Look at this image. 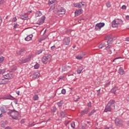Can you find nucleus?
I'll return each mask as SVG.
<instances>
[{
  "mask_svg": "<svg viewBox=\"0 0 129 129\" xmlns=\"http://www.w3.org/2000/svg\"><path fill=\"white\" fill-rule=\"evenodd\" d=\"M114 103H115V101L113 100L109 101V102L105 107V108L104 111V112L111 111L112 109H114L115 108V105H114Z\"/></svg>",
  "mask_w": 129,
  "mask_h": 129,
  "instance_id": "f257e3e1",
  "label": "nucleus"
},
{
  "mask_svg": "<svg viewBox=\"0 0 129 129\" xmlns=\"http://www.w3.org/2000/svg\"><path fill=\"white\" fill-rule=\"evenodd\" d=\"M51 59H52L51 55L46 54L42 58V62L43 64H47V63H49L51 61Z\"/></svg>",
  "mask_w": 129,
  "mask_h": 129,
  "instance_id": "f03ea898",
  "label": "nucleus"
},
{
  "mask_svg": "<svg viewBox=\"0 0 129 129\" xmlns=\"http://www.w3.org/2000/svg\"><path fill=\"white\" fill-rule=\"evenodd\" d=\"M8 113L9 115L10 114V116H12L13 119H18L19 112L15 110H12L11 112H9Z\"/></svg>",
  "mask_w": 129,
  "mask_h": 129,
  "instance_id": "7ed1b4c3",
  "label": "nucleus"
},
{
  "mask_svg": "<svg viewBox=\"0 0 129 129\" xmlns=\"http://www.w3.org/2000/svg\"><path fill=\"white\" fill-rule=\"evenodd\" d=\"M111 24L112 28H116L118 25L122 24V20L121 19H115L112 22Z\"/></svg>",
  "mask_w": 129,
  "mask_h": 129,
  "instance_id": "20e7f679",
  "label": "nucleus"
},
{
  "mask_svg": "<svg viewBox=\"0 0 129 129\" xmlns=\"http://www.w3.org/2000/svg\"><path fill=\"white\" fill-rule=\"evenodd\" d=\"M56 11L59 15H64L65 14V9L59 6L57 7Z\"/></svg>",
  "mask_w": 129,
  "mask_h": 129,
  "instance_id": "39448f33",
  "label": "nucleus"
},
{
  "mask_svg": "<svg viewBox=\"0 0 129 129\" xmlns=\"http://www.w3.org/2000/svg\"><path fill=\"white\" fill-rule=\"evenodd\" d=\"M70 44V37H64L63 40V45L64 46H68Z\"/></svg>",
  "mask_w": 129,
  "mask_h": 129,
  "instance_id": "423d86ee",
  "label": "nucleus"
},
{
  "mask_svg": "<svg viewBox=\"0 0 129 129\" xmlns=\"http://www.w3.org/2000/svg\"><path fill=\"white\" fill-rule=\"evenodd\" d=\"M104 25V23H100L97 24L95 26V30H96V31H100L101 28H102V27H103Z\"/></svg>",
  "mask_w": 129,
  "mask_h": 129,
  "instance_id": "0eeeda50",
  "label": "nucleus"
},
{
  "mask_svg": "<svg viewBox=\"0 0 129 129\" xmlns=\"http://www.w3.org/2000/svg\"><path fill=\"white\" fill-rule=\"evenodd\" d=\"M115 123L118 125V126H121V125H122V121L119 118H116L115 120Z\"/></svg>",
  "mask_w": 129,
  "mask_h": 129,
  "instance_id": "6e6552de",
  "label": "nucleus"
},
{
  "mask_svg": "<svg viewBox=\"0 0 129 129\" xmlns=\"http://www.w3.org/2000/svg\"><path fill=\"white\" fill-rule=\"evenodd\" d=\"M82 7H84V6H85V3L80 2L79 3H77L75 4L76 8H79L80 9H81V8H82Z\"/></svg>",
  "mask_w": 129,
  "mask_h": 129,
  "instance_id": "1a4fd4ad",
  "label": "nucleus"
},
{
  "mask_svg": "<svg viewBox=\"0 0 129 129\" xmlns=\"http://www.w3.org/2000/svg\"><path fill=\"white\" fill-rule=\"evenodd\" d=\"M14 77L13 74H8L4 76L5 79H11Z\"/></svg>",
  "mask_w": 129,
  "mask_h": 129,
  "instance_id": "9d476101",
  "label": "nucleus"
},
{
  "mask_svg": "<svg viewBox=\"0 0 129 129\" xmlns=\"http://www.w3.org/2000/svg\"><path fill=\"white\" fill-rule=\"evenodd\" d=\"M34 58L33 54L29 55L27 58H25V62H29V61H31V59H33Z\"/></svg>",
  "mask_w": 129,
  "mask_h": 129,
  "instance_id": "9b49d317",
  "label": "nucleus"
},
{
  "mask_svg": "<svg viewBox=\"0 0 129 129\" xmlns=\"http://www.w3.org/2000/svg\"><path fill=\"white\" fill-rule=\"evenodd\" d=\"M7 110H8V108L6 106H4L0 109V111H1L2 113H6L7 112Z\"/></svg>",
  "mask_w": 129,
  "mask_h": 129,
  "instance_id": "f8f14e48",
  "label": "nucleus"
},
{
  "mask_svg": "<svg viewBox=\"0 0 129 129\" xmlns=\"http://www.w3.org/2000/svg\"><path fill=\"white\" fill-rule=\"evenodd\" d=\"M105 50H107L108 54H111L112 51H111V46L110 45H108L107 46H106Z\"/></svg>",
  "mask_w": 129,
  "mask_h": 129,
  "instance_id": "ddd939ff",
  "label": "nucleus"
},
{
  "mask_svg": "<svg viewBox=\"0 0 129 129\" xmlns=\"http://www.w3.org/2000/svg\"><path fill=\"white\" fill-rule=\"evenodd\" d=\"M70 68H71V67H70L69 66H66L62 67V72H65V71H68V70H69L70 69Z\"/></svg>",
  "mask_w": 129,
  "mask_h": 129,
  "instance_id": "4468645a",
  "label": "nucleus"
},
{
  "mask_svg": "<svg viewBox=\"0 0 129 129\" xmlns=\"http://www.w3.org/2000/svg\"><path fill=\"white\" fill-rule=\"evenodd\" d=\"M24 52H25V48H21L20 50L17 51V54H18V55H22Z\"/></svg>",
  "mask_w": 129,
  "mask_h": 129,
  "instance_id": "2eb2a0df",
  "label": "nucleus"
},
{
  "mask_svg": "<svg viewBox=\"0 0 129 129\" xmlns=\"http://www.w3.org/2000/svg\"><path fill=\"white\" fill-rule=\"evenodd\" d=\"M32 38H33V35H29L25 38V41H31Z\"/></svg>",
  "mask_w": 129,
  "mask_h": 129,
  "instance_id": "dca6fc26",
  "label": "nucleus"
},
{
  "mask_svg": "<svg viewBox=\"0 0 129 129\" xmlns=\"http://www.w3.org/2000/svg\"><path fill=\"white\" fill-rule=\"evenodd\" d=\"M82 9H80L79 10H77L75 11V14L76 16H79L82 13Z\"/></svg>",
  "mask_w": 129,
  "mask_h": 129,
  "instance_id": "f3484780",
  "label": "nucleus"
},
{
  "mask_svg": "<svg viewBox=\"0 0 129 129\" xmlns=\"http://www.w3.org/2000/svg\"><path fill=\"white\" fill-rule=\"evenodd\" d=\"M107 40L108 44H109L110 43V42H111L112 41V38H111V36L110 35H108L107 36Z\"/></svg>",
  "mask_w": 129,
  "mask_h": 129,
  "instance_id": "a211bd4d",
  "label": "nucleus"
},
{
  "mask_svg": "<svg viewBox=\"0 0 129 129\" xmlns=\"http://www.w3.org/2000/svg\"><path fill=\"white\" fill-rule=\"evenodd\" d=\"M7 83V81H6V80L4 79H0V85H3V84H6Z\"/></svg>",
  "mask_w": 129,
  "mask_h": 129,
  "instance_id": "6ab92c4d",
  "label": "nucleus"
},
{
  "mask_svg": "<svg viewBox=\"0 0 129 129\" xmlns=\"http://www.w3.org/2000/svg\"><path fill=\"white\" fill-rule=\"evenodd\" d=\"M19 63L20 64H23V63H27V61H26V58H22V59H20L19 60Z\"/></svg>",
  "mask_w": 129,
  "mask_h": 129,
  "instance_id": "aec40b11",
  "label": "nucleus"
},
{
  "mask_svg": "<svg viewBox=\"0 0 129 129\" xmlns=\"http://www.w3.org/2000/svg\"><path fill=\"white\" fill-rule=\"evenodd\" d=\"M60 115L61 117H64L65 115H66V112L65 111H61L60 113Z\"/></svg>",
  "mask_w": 129,
  "mask_h": 129,
  "instance_id": "412c9836",
  "label": "nucleus"
},
{
  "mask_svg": "<svg viewBox=\"0 0 129 129\" xmlns=\"http://www.w3.org/2000/svg\"><path fill=\"white\" fill-rule=\"evenodd\" d=\"M119 73L121 75H123V74H124V71H123V70H122V68H119Z\"/></svg>",
  "mask_w": 129,
  "mask_h": 129,
  "instance_id": "4be33fe9",
  "label": "nucleus"
},
{
  "mask_svg": "<svg viewBox=\"0 0 129 129\" xmlns=\"http://www.w3.org/2000/svg\"><path fill=\"white\" fill-rule=\"evenodd\" d=\"M82 70H83V68L80 67L77 70V72L78 74H80V73H81V72H82Z\"/></svg>",
  "mask_w": 129,
  "mask_h": 129,
  "instance_id": "5701e85b",
  "label": "nucleus"
},
{
  "mask_svg": "<svg viewBox=\"0 0 129 129\" xmlns=\"http://www.w3.org/2000/svg\"><path fill=\"white\" fill-rule=\"evenodd\" d=\"M56 2V0H49L48 1V6H51L52 4H54Z\"/></svg>",
  "mask_w": 129,
  "mask_h": 129,
  "instance_id": "b1692460",
  "label": "nucleus"
},
{
  "mask_svg": "<svg viewBox=\"0 0 129 129\" xmlns=\"http://www.w3.org/2000/svg\"><path fill=\"white\" fill-rule=\"evenodd\" d=\"M104 47H105V43H102L99 45V49H102Z\"/></svg>",
  "mask_w": 129,
  "mask_h": 129,
  "instance_id": "393cba45",
  "label": "nucleus"
},
{
  "mask_svg": "<svg viewBox=\"0 0 129 129\" xmlns=\"http://www.w3.org/2000/svg\"><path fill=\"white\" fill-rule=\"evenodd\" d=\"M20 18L22 20H26L28 18V15H21Z\"/></svg>",
  "mask_w": 129,
  "mask_h": 129,
  "instance_id": "a878e982",
  "label": "nucleus"
},
{
  "mask_svg": "<svg viewBox=\"0 0 129 129\" xmlns=\"http://www.w3.org/2000/svg\"><path fill=\"white\" fill-rule=\"evenodd\" d=\"M45 21V18H41V20H40L39 23H38V25H42L43 23Z\"/></svg>",
  "mask_w": 129,
  "mask_h": 129,
  "instance_id": "bb28decb",
  "label": "nucleus"
},
{
  "mask_svg": "<svg viewBox=\"0 0 129 129\" xmlns=\"http://www.w3.org/2000/svg\"><path fill=\"white\" fill-rule=\"evenodd\" d=\"M116 90H117V88H113L111 90V92L112 93H114V94H115V92H116Z\"/></svg>",
  "mask_w": 129,
  "mask_h": 129,
  "instance_id": "cd10ccee",
  "label": "nucleus"
},
{
  "mask_svg": "<svg viewBox=\"0 0 129 129\" xmlns=\"http://www.w3.org/2000/svg\"><path fill=\"white\" fill-rule=\"evenodd\" d=\"M89 111V109H86L82 111V114H84V113H87Z\"/></svg>",
  "mask_w": 129,
  "mask_h": 129,
  "instance_id": "c85d7f7f",
  "label": "nucleus"
},
{
  "mask_svg": "<svg viewBox=\"0 0 129 129\" xmlns=\"http://www.w3.org/2000/svg\"><path fill=\"white\" fill-rule=\"evenodd\" d=\"M58 106L61 107L63 105V101H61L57 103Z\"/></svg>",
  "mask_w": 129,
  "mask_h": 129,
  "instance_id": "c756f323",
  "label": "nucleus"
},
{
  "mask_svg": "<svg viewBox=\"0 0 129 129\" xmlns=\"http://www.w3.org/2000/svg\"><path fill=\"white\" fill-rule=\"evenodd\" d=\"M33 125H35V124H34V122L29 123L28 127H32V126H33Z\"/></svg>",
  "mask_w": 129,
  "mask_h": 129,
  "instance_id": "7c9ffc66",
  "label": "nucleus"
},
{
  "mask_svg": "<svg viewBox=\"0 0 129 129\" xmlns=\"http://www.w3.org/2000/svg\"><path fill=\"white\" fill-rule=\"evenodd\" d=\"M33 99L34 100H38V99H39V97L37 95H35L33 96Z\"/></svg>",
  "mask_w": 129,
  "mask_h": 129,
  "instance_id": "2f4dec72",
  "label": "nucleus"
},
{
  "mask_svg": "<svg viewBox=\"0 0 129 129\" xmlns=\"http://www.w3.org/2000/svg\"><path fill=\"white\" fill-rule=\"evenodd\" d=\"M94 112H95V110H92V111L89 113V116H91V115H92Z\"/></svg>",
  "mask_w": 129,
  "mask_h": 129,
  "instance_id": "473e14b6",
  "label": "nucleus"
},
{
  "mask_svg": "<svg viewBox=\"0 0 129 129\" xmlns=\"http://www.w3.org/2000/svg\"><path fill=\"white\" fill-rule=\"evenodd\" d=\"M40 67V65L38 63H36L34 66V69H38Z\"/></svg>",
  "mask_w": 129,
  "mask_h": 129,
  "instance_id": "72a5a7b5",
  "label": "nucleus"
},
{
  "mask_svg": "<svg viewBox=\"0 0 129 129\" xmlns=\"http://www.w3.org/2000/svg\"><path fill=\"white\" fill-rule=\"evenodd\" d=\"M4 60H5V57L3 56H1L0 57V63L4 62Z\"/></svg>",
  "mask_w": 129,
  "mask_h": 129,
  "instance_id": "f704fd0d",
  "label": "nucleus"
},
{
  "mask_svg": "<svg viewBox=\"0 0 129 129\" xmlns=\"http://www.w3.org/2000/svg\"><path fill=\"white\" fill-rule=\"evenodd\" d=\"M71 127H73V128H75V122H73L71 123Z\"/></svg>",
  "mask_w": 129,
  "mask_h": 129,
  "instance_id": "c9c22d12",
  "label": "nucleus"
},
{
  "mask_svg": "<svg viewBox=\"0 0 129 129\" xmlns=\"http://www.w3.org/2000/svg\"><path fill=\"white\" fill-rule=\"evenodd\" d=\"M40 75V74H34V78H38L39 76Z\"/></svg>",
  "mask_w": 129,
  "mask_h": 129,
  "instance_id": "e433bc0d",
  "label": "nucleus"
},
{
  "mask_svg": "<svg viewBox=\"0 0 129 129\" xmlns=\"http://www.w3.org/2000/svg\"><path fill=\"white\" fill-rule=\"evenodd\" d=\"M76 59H78V60H81V59H82V56L78 55L76 56Z\"/></svg>",
  "mask_w": 129,
  "mask_h": 129,
  "instance_id": "4c0bfd02",
  "label": "nucleus"
},
{
  "mask_svg": "<svg viewBox=\"0 0 129 129\" xmlns=\"http://www.w3.org/2000/svg\"><path fill=\"white\" fill-rule=\"evenodd\" d=\"M51 110L53 112H55L57 109H56V107H53L51 109Z\"/></svg>",
  "mask_w": 129,
  "mask_h": 129,
  "instance_id": "58836bf2",
  "label": "nucleus"
},
{
  "mask_svg": "<svg viewBox=\"0 0 129 129\" xmlns=\"http://www.w3.org/2000/svg\"><path fill=\"white\" fill-rule=\"evenodd\" d=\"M6 72L5 70H0V74H4Z\"/></svg>",
  "mask_w": 129,
  "mask_h": 129,
  "instance_id": "ea45409f",
  "label": "nucleus"
},
{
  "mask_svg": "<svg viewBox=\"0 0 129 129\" xmlns=\"http://www.w3.org/2000/svg\"><path fill=\"white\" fill-rule=\"evenodd\" d=\"M111 5H110V3H109V2H108L107 4H106V7H107V8H110V7H111Z\"/></svg>",
  "mask_w": 129,
  "mask_h": 129,
  "instance_id": "a19ab883",
  "label": "nucleus"
},
{
  "mask_svg": "<svg viewBox=\"0 0 129 129\" xmlns=\"http://www.w3.org/2000/svg\"><path fill=\"white\" fill-rule=\"evenodd\" d=\"M61 93H62V94H65V93H66V90L63 89L61 90Z\"/></svg>",
  "mask_w": 129,
  "mask_h": 129,
  "instance_id": "79ce46f5",
  "label": "nucleus"
},
{
  "mask_svg": "<svg viewBox=\"0 0 129 129\" xmlns=\"http://www.w3.org/2000/svg\"><path fill=\"white\" fill-rule=\"evenodd\" d=\"M82 127L83 129H85L86 128V124H83L82 125Z\"/></svg>",
  "mask_w": 129,
  "mask_h": 129,
  "instance_id": "37998d69",
  "label": "nucleus"
},
{
  "mask_svg": "<svg viewBox=\"0 0 129 129\" xmlns=\"http://www.w3.org/2000/svg\"><path fill=\"white\" fill-rule=\"evenodd\" d=\"M18 27H19V25H18L17 24H15L14 26V29H17V28H18Z\"/></svg>",
  "mask_w": 129,
  "mask_h": 129,
  "instance_id": "c03bdc74",
  "label": "nucleus"
},
{
  "mask_svg": "<svg viewBox=\"0 0 129 129\" xmlns=\"http://www.w3.org/2000/svg\"><path fill=\"white\" fill-rule=\"evenodd\" d=\"M65 78V77L64 76H62L59 77V80H61V79H64Z\"/></svg>",
  "mask_w": 129,
  "mask_h": 129,
  "instance_id": "a18cd8bd",
  "label": "nucleus"
},
{
  "mask_svg": "<svg viewBox=\"0 0 129 129\" xmlns=\"http://www.w3.org/2000/svg\"><path fill=\"white\" fill-rule=\"evenodd\" d=\"M121 9L122 10H125V9H126V6H125V5H123L121 7Z\"/></svg>",
  "mask_w": 129,
  "mask_h": 129,
  "instance_id": "49530a36",
  "label": "nucleus"
},
{
  "mask_svg": "<svg viewBox=\"0 0 129 129\" xmlns=\"http://www.w3.org/2000/svg\"><path fill=\"white\" fill-rule=\"evenodd\" d=\"M37 14H38V15L37 16V17H40V16H42V13L40 11L38 12Z\"/></svg>",
  "mask_w": 129,
  "mask_h": 129,
  "instance_id": "de8ad7c7",
  "label": "nucleus"
},
{
  "mask_svg": "<svg viewBox=\"0 0 129 129\" xmlns=\"http://www.w3.org/2000/svg\"><path fill=\"white\" fill-rule=\"evenodd\" d=\"M108 85H110V82H109L108 83H106L105 85V87L108 86Z\"/></svg>",
  "mask_w": 129,
  "mask_h": 129,
  "instance_id": "09e8293b",
  "label": "nucleus"
},
{
  "mask_svg": "<svg viewBox=\"0 0 129 129\" xmlns=\"http://www.w3.org/2000/svg\"><path fill=\"white\" fill-rule=\"evenodd\" d=\"M69 123H70V121H68L66 122L65 125H66V126H67V125L69 124Z\"/></svg>",
  "mask_w": 129,
  "mask_h": 129,
  "instance_id": "8fccbe9b",
  "label": "nucleus"
},
{
  "mask_svg": "<svg viewBox=\"0 0 129 129\" xmlns=\"http://www.w3.org/2000/svg\"><path fill=\"white\" fill-rule=\"evenodd\" d=\"M55 48H56V46H55V45H53V46L51 47V50H54Z\"/></svg>",
  "mask_w": 129,
  "mask_h": 129,
  "instance_id": "3c124183",
  "label": "nucleus"
},
{
  "mask_svg": "<svg viewBox=\"0 0 129 129\" xmlns=\"http://www.w3.org/2000/svg\"><path fill=\"white\" fill-rule=\"evenodd\" d=\"M88 106H89V107H91V102H89L88 103Z\"/></svg>",
  "mask_w": 129,
  "mask_h": 129,
  "instance_id": "603ef678",
  "label": "nucleus"
},
{
  "mask_svg": "<svg viewBox=\"0 0 129 129\" xmlns=\"http://www.w3.org/2000/svg\"><path fill=\"white\" fill-rule=\"evenodd\" d=\"M98 95H99L100 94V90H98L97 91Z\"/></svg>",
  "mask_w": 129,
  "mask_h": 129,
  "instance_id": "864d4df0",
  "label": "nucleus"
},
{
  "mask_svg": "<svg viewBox=\"0 0 129 129\" xmlns=\"http://www.w3.org/2000/svg\"><path fill=\"white\" fill-rule=\"evenodd\" d=\"M21 123H25V119H22L21 120Z\"/></svg>",
  "mask_w": 129,
  "mask_h": 129,
  "instance_id": "5fc2aeb1",
  "label": "nucleus"
},
{
  "mask_svg": "<svg viewBox=\"0 0 129 129\" xmlns=\"http://www.w3.org/2000/svg\"><path fill=\"white\" fill-rule=\"evenodd\" d=\"M17 21V18L15 17L13 19V22H16Z\"/></svg>",
  "mask_w": 129,
  "mask_h": 129,
  "instance_id": "6e6d98bb",
  "label": "nucleus"
},
{
  "mask_svg": "<svg viewBox=\"0 0 129 129\" xmlns=\"http://www.w3.org/2000/svg\"><path fill=\"white\" fill-rule=\"evenodd\" d=\"M125 19H126V20H129V16L128 15L126 16H125Z\"/></svg>",
  "mask_w": 129,
  "mask_h": 129,
  "instance_id": "4d7b16f0",
  "label": "nucleus"
},
{
  "mask_svg": "<svg viewBox=\"0 0 129 129\" xmlns=\"http://www.w3.org/2000/svg\"><path fill=\"white\" fill-rule=\"evenodd\" d=\"M13 70H17V67L16 66L13 67L12 68Z\"/></svg>",
  "mask_w": 129,
  "mask_h": 129,
  "instance_id": "13d9d810",
  "label": "nucleus"
},
{
  "mask_svg": "<svg viewBox=\"0 0 129 129\" xmlns=\"http://www.w3.org/2000/svg\"><path fill=\"white\" fill-rule=\"evenodd\" d=\"M4 4V0L0 1V5H3Z\"/></svg>",
  "mask_w": 129,
  "mask_h": 129,
  "instance_id": "bf43d9fd",
  "label": "nucleus"
},
{
  "mask_svg": "<svg viewBox=\"0 0 129 129\" xmlns=\"http://www.w3.org/2000/svg\"><path fill=\"white\" fill-rule=\"evenodd\" d=\"M5 129H12V127H11L10 126H7V127H5Z\"/></svg>",
  "mask_w": 129,
  "mask_h": 129,
  "instance_id": "052dcab7",
  "label": "nucleus"
},
{
  "mask_svg": "<svg viewBox=\"0 0 129 129\" xmlns=\"http://www.w3.org/2000/svg\"><path fill=\"white\" fill-rule=\"evenodd\" d=\"M119 59V57L115 58L113 60L112 62H114V61H115V60H116V59Z\"/></svg>",
  "mask_w": 129,
  "mask_h": 129,
  "instance_id": "680f3d73",
  "label": "nucleus"
},
{
  "mask_svg": "<svg viewBox=\"0 0 129 129\" xmlns=\"http://www.w3.org/2000/svg\"><path fill=\"white\" fill-rule=\"evenodd\" d=\"M3 20H2V17H0V25L2 24Z\"/></svg>",
  "mask_w": 129,
  "mask_h": 129,
  "instance_id": "e2e57ef3",
  "label": "nucleus"
},
{
  "mask_svg": "<svg viewBox=\"0 0 129 129\" xmlns=\"http://www.w3.org/2000/svg\"><path fill=\"white\" fill-rule=\"evenodd\" d=\"M16 93L18 94V95H20V91H16Z\"/></svg>",
  "mask_w": 129,
  "mask_h": 129,
  "instance_id": "0e129e2a",
  "label": "nucleus"
},
{
  "mask_svg": "<svg viewBox=\"0 0 129 129\" xmlns=\"http://www.w3.org/2000/svg\"><path fill=\"white\" fill-rule=\"evenodd\" d=\"M126 41H127V42H129V37H127L126 38Z\"/></svg>",
  "mask_w": 129,
  "mask_h": 129,
  "instance_id": "69168bd1",
  "label": "nucleus"
},
{
  "mask_svg": "<svg viewBox=\"0 0 129 129\" xmlns=\"http://www.w3.org/2000/svg\"><path fill=\"white\" fill-rule=\"evenodd\" d=\"M41 53H42V51H40V52H37V54H41Z\"/></svg>",
  "mask_w": 129,
  "mask_h": 129,
  "instance_id": "338daca9",
  "label": "nucleus"
},
{
  "mask_svg": "<svg viewBox=\"0 0 129 129\" xmlns=\"http://www.w3.org/2000/svg\"><path fill=\"white\" fill-rule=\"evenodd\" d=\"M2 127H5V125H4V124H2Z\"/></svg>",
  "mask_w": 129,
  "mask_h": 129,
  "instance_id": "774afa93",
  "label": "nucleus"
}]
</instances>
